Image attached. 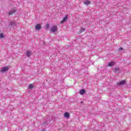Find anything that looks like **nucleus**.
<instances>
[{"instance_id":"nucleus-18","label":"nucleus","mask_w":131,"mask_h":131,"mask_svg":"<svg viewBox=\"0 0 131 131\" xmlns=\"http://www.w3.org/2000/svg\"><path fill=\"white\" fill-rule=\"evenodd\" d=\"M119 51H121V50H123V48L120 47V48H119Z\"/></svg>"},{"instance_id":"nucleus-11","label":"nucleus","mask_w":131,"mask_h":131,"mask_svg":"<svg viewBox=\"0 0 131 131\" xmlns=\"http://www.w3.org/2000/svg\"><path fill=\"white\" fill-rule=\"evenodd\" d=\"M125 81H124V80H123V81H120L119 83H118V84L119 85H122V84H125Z\"/></svg>"},{"instance_id":"nucleus-16","label":"nucleus","mask_w":131,"mask_h":131,"mask_svg":"<svg viewBox=\"0 0 131 131\" xmlns=\"http://www.w3.org/2000/svg\"><path fill=\"white\" fill-rule=\"evenodd\" d=\"M4 37H5V36H4V34L1 33L0 34V38H4Z\"/></svg>"},{"instance_id":"nucleus-5","label":"nucleus","mask_w":131,"mask_h":131,"mask_svg":"<svg viewBox=\"0 0 131 131\" xmlns=\"http://www.w3.org/2000/svg\"><path fill=\"white\" fill-rule=\"evenodd\" d=\"M114 65H115V61H111L108 64V66H109V67H112L114 66Z\"/></svg>"},{"instance_id":"nucleus-12","label":"nucleus","mask_w":131,"mask_h":131,"mask_svg":"<svg viewBox=\"0 0 131 131\" xmlns=\"http://www.w3.org/2000/svg\"><path fill=\"white\" fill-rule=\"evenodd\" d=\"M84 93H85V90H84V89H82L80 91V95H83V94H84Z\"/></svg>"},{"instance_id":"nucleus-3","label":"nucleus","mask_w":131,"mask_h":131,"mask_svg":"<svg viewBox=\"0 0 131 131\" xmlns=\"http://www.w3.org/2000/svg\"><path fill=\"white\" fill-rule=\"evenodd\" d=\"M9 70V68L8 67H5L2 68V69L0 70V72H6Z\"/></svg>"},{"instance_id":"nucleus-7","label":"nucleus","mask_w":131,"mask_h":131,"mask_svg":"<svg viewBox=\"0 0 131 131\" xmlns=\"http://www.w3.org/2000/svg\"><path fill=\"white\" fill-rule=\"evenodd\" d=\"M9 26H11V27H15L16 26V21H11Z\"/></svg>"},{"instance_id":"nucleus-9","label":"nucleus","mask_w":131,"mask_h":131,"mask_svg":"<svg viewBox=\"0 0 131 131\" xmlns=\"http://www.w3.org/2000/svg\"><path fill=\"white\" fill-rule=\"evenodd\" d=\"M32 54V52L31 51H28L26 52V55L28 57H31Z\"/></svg>"},{"instance_id":"nucleus-6","label":"nucleus","mask_w":131,"mask_h":131,"mask_svg":"<svg viewBox=\"0 0 131 131\" xmlns=\"http://www.w3.org/2000/svg\"><path fill=\"white\" fill-rule=\"evenodd\" d=\"M83 4L85 5V6H89L90 4H91V2L89 0H85L83 1Z\"/></svg>"},{"instance_id":"nucleus-20","label":"nucleus","mask_w":131,"mask_h":131,"mask_svg":"<svg viewBox=\"0 0 131 131\" xmlns=\"http://www.w3.org/2000/svg\"><path fill=\"white\" fill-rule=\"evenodd\" d=\"M41 131H45V130H42Z\"/></svg>"},{"instance_id":"nucleus-8","label":"nucleus","mask_w":131,"mask_h":131,"mask_svg":"<svg viewBox=\"0 0 131 131\" xmlns=\"http://www.w3.org/2000/svg\"><path fill=\"white\" fill-rule=\"evenodd\" d=\"M41 28V26L40 24H37L35 26V29L36 30H39Z\"/></svg>"},{"instance_id":"nucleus-13","label":"nucleus","mask_w":131,"mask_h":131,"mask_svg":"<svg viewBox=\"0 0 131 131\" xmlns=\"http://www.w3.org/2000/svg\"><path fill=\"white\" fill-rule=\"evenodd\" d=\"M49 27H50V24H47L46 26H45V29L46 30H48V29H49Z\"/></svg>"},{"instance_id":"nucleus-10","label":"nucleus","mask_w":131,"mask_h":131,"mask_svg":"<svg viewBox=\"0 0 131 131\" xmlns=\"http://www.w3.org/2000/svg\"><path fill=\"white\" fill-rule=\"evenodd\" d=\"M64 117H66V118H69V117H70V114H69V113H64Z\"/></svg>"},{"instance_id":"nucleus-17","label":"nucleus","mask_w":131,"mask_h":131,"mask_svg":"<svg viewBox=\"0 0 131 131\" xmlns=\"http://www.w3.org/2000/svg\"><path fill=\"white\" fill-rule=\"evenodd\" d=\"M114 71H115V72L119 71V68H116L114 69Z\"/></svg>"},{"instance_id":"nucleus-1","label":"nucleus","mask_w":131,"mask_h":131,"mask_svg":"<svg viewBox=\"0 0 131 131\" xmlns=\"http://www.w3.org/2000/svg\"><path fill=\"white\" fill-rule=\"evenodd\" d=\"M58 30V27L57 26H53L51 29V32H56Z\"/></svg>"},{"instance_id":"nucleus-4","label":"nucleus","mask_w":131,"mask_h":131,"mask_svg":"<svg viewBox=\"0 0 131 131\" xmlns=\"http://www.w3.org/2000/svg\"><path fill=\"white\" fill-rule=\"evenodd\" d=\"M14 13H16V8H13L11 11H10L8 13V14L13 15Z\"/></svg>"},{"instance_id":"nucleus-19","label":"nucleus","mask_w":131,"mask_h":131,"mask_svg":"<svg viewBox=\"0 0 131 131\" xmlns=\"http://www.w3.org/2000/svg\"><path fill=\"white\" fill-rule=\"evenodd\" d=\"M83 103V101H81V104Z\"/></svg>"},{"instance_id":"nucleus-2","label":"nucleus","mask_w":131,"mask_h":131,"mask_svg":"<svg viewBox=\"0 0 131 131\" xmlns=\"http://www.w3.org/2000/svg\"><path fill=\"white\" fill-rule=\"evenodd\" d=\"M68 15H66V16L63 18V19L60 21V23L61 24H63V23H65L68 20Z\"/></svg>"},{"instance_id":"nucleus-15","label":"nucleus","mask_w":131,"mask_h":131,"mask_svg":"<svg viewBox=\"0 0 131 131\" xmlns=\"http://www.w3.org/2000/svg\"><path fill=\"white\" fill-rule=\"evenodd\" d=\"M34 88V86H33V85H32V84H31L29 85V89H30V90H31V89H33Z\"/></svg>"},{"instance_id":"nucleus-14","label":"nucleus","mask_w":131,"mask_h":131,"mask_svg":"<svg viewBox=\"0 0 131 131\" xmlns=\"http://www.w3.org/2000/svg\"><path fill=\"white\" fill-rule=\"evenodd\" d=\"M85 30V29L83 28H81L80 30L79 31V34L81 33L82 32H83Z\"/></svg>"}]
</instances>
